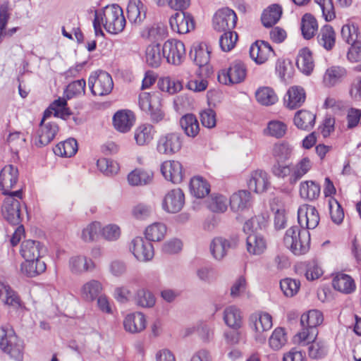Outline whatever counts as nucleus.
<instances>
[{"instance_id": "nucleus-1", "label": "nucleus", "mask_w": 361, "mask_h": 361, "mask_svg": "<svg viewBox=\"0 0 361 361\" xmlns=\"http://www.w3.org/2000/svg\"><path fill=\"white\" fill-rule=\"evenodd\" d=\"M265 224L264 218L261 216H255L245 222L243 230L247 235L246 247L250 254L260 255L265 250V240L258 233V231L264 227Z\"/></svg>"}, {"instance_id": "nucleus-2", "label": "nucleus", "mask_w": 361, "mask_h": 361, "mask_svg": "<svg viewBox=\"0 0 361 361\" xmlns=\"http://www.w3.org/2000/svg\"><path fill=\"white\" fill-rule=\"evenodd\" d=\"M0 349L15 361L23 360V341L8 325L2 326L0 328Z\"/></svg>"}, {"instance_id": "nucleus-3", "label": "nucleus", "mask_w": 361, "mask_h": 361, "mask_svg": "<svg viewBox=\"0 0 361 361\" xmlns=\"http://www.w3.org/2000/svg\"><path fill=\"white\" fill-rule=\"evenodd\" d=\"M283 240L286 246L295 255H305L310 250V232L300 225L289 228L285 233Z\"/></svg>"}, {"instance_id": "nucleus-4", "label": "nucleus", "mask_w": 361, "mask_h": 361, "mask_svg": "<svg viewBox=\"0 0 361 361\" xmlns=\"http://www.w3.org/2000/svg\"><path fill=\"white\" fill-rule=\"evenodd\" d=\"M281 162H276L271 173L279 178L284 179L288 177V183L295 185L311 169L312 164L307 157L302 158L295 165H283Z\"/></svg>"}, {"instance_id": "nucleus-5", "label": "nucleus", "mask_w": 361, "mask_h": 361, "mask_svg": "<svg viewBox=\"0 0 361 361\" xmlns=\"http://www.w3.org/2000/svg\"><path fill=\"white\" fill-rule=\"evenodd\" d=\"M323 322V314L317 310H312L302 314L300 324L302 330L296 335L301 341H311L317 338V326Z\"/></svg>"}, {"instance_id": "nucleus-6", "label": "nucleus", "mask_w": 361, "mask_h": 361, "mask_svg": "<svg viewBox=\"0 0 361 361\" xmlns=\"http://www.w3.org/2000/svg\"><path fill=\"white\" fill-rule=\"evenodd\" d=\"M22 199V189L9 193L2 205V215L4 218L12 225H19L21 222L20 203Z\"/></svg>"}, {"instance_id": "nucleus-7", "label": "nucleus", "mask_w": 361, "mask_h": 361, "mask_svg": "<svg viewBox=\"0 0 361 361\" xmlns=\"http://www.w3.org/2000/svg\"><path fill=\"white\" fill-rule=\"evenodd\" d=\"M103 16L104 27L108 32L117 34L123 30L126 21L122 8L118 4L106 6L103 11Z\"/></svg>"}, {"instance_id": "nucleus-8", "label": "nucleus", "mask_w": 361, "mask_h": 361, "mask_svg": "<svg viewBox=\"0 0 361 361\" xmlns=\"http://www.w3.org/2000/svg\"><path fill=\"white\" fill-rule=\"evenodd\" d=\"M91 92L95 96H106L109 94L114 87L111 76L104 71L93 72L88 80Z\"/></svg>"}, {"instance_id": "nucleus-9", "label": "nucleus", "mask_w": 361, "mask_h": 361, "mask_svg": "<svg viewBox=\"0 0 361 361\" xmlns=\"http://www.w3.org/2000/svg\"><path fill=\"white\" fill-rule=\"evenodd\" d=\"M183 145V136L177 132L167 133L159 136L157 150L161 154L173 155L179 152Z\"/></svg>"}, {"instance_id": "nucleus-10", "label": "nucleus", "mask_w": 361, "mask_h": 361, "mask_svg": "<svg viewBox=\"0 0 361 361\" xmlns=\"http://www.w3.org/2000/svg\"><path fill=\"white\" fill-rule=\"evenodd\" d=\"M249 325L255 331L256 341L264 343L267 336L263 333L272 327V317L267 312L255 313L250 317Z\"/></svg>"}, {"instance_id": "nucleus-11", "label": "nucleus", "mask_w": 361, "mask_h": 361, "mask_svg": "<svg viewBox=\"0 0 361 361\" xmlns=\"http://www.w3.org/2000/svg\"><path fill=\"white\" fill-rule=\"evenodd\" d=\"M164 58L169 63L178 66L182 63L185 57L184 44L177 39H168L162 47Z\"/></svg>"}, {"instance_id": "nucleus-12", "label": "nucleus", "mask_w": 361, "mask_h": 361, "mask_svg": "<svg viewBox=\"0 0 361 361\" xmlns=\"http://www.w3.org/2000/svg\"><path fill=\"white\" fill-rule=\"evenodd\" d=\"M246 77V68L243 63H233L228 69L219 72L218 80L224 85L237 84L243 82Z\"/></svg>"}, {"instance_id": "nucleus-13", "label": "nucleus", "mask_w": 361, "mask_h": 361, "mask_svg": "<svg viewBox=\"0 0 361 361\" xmlns=\"http://www.w3.org/2000/svg\"><path fill=\"white\" fill-rule=\"evenodd\" d=\"M237 19L233 10L228 8L220 9L213 17L214 29L218 32L232 31L235 27Z\"/></svg>"}, {"instance_id": "nucleus-14", "label": "nucleus", "mask_w": 361, "mask_h": 361, "mask_svg": "<svg viewBox=\"0 0 361 361\" xmlns=\"http://www.w3.org/2000/svg\"><path fill=\"white\" fill-rule=\"evenodd\" d=\"M130 252L140 262L150 261L154 255L152 243L142 237L133 238L129 245Z\"/></svg>"}, {"instance_id": "nucleus-15", "label": "nucleus", "mask_w": 361, "mask_h": 361, "mask_svg": "<svg viewBox=\"0 0 361 361\" xmlns=\"http://www.w3.org/2000/svg\"><path fill=\"white\" fill-rule=\"evenodd\" d=\"M239 242L237 235H232L228 238L216 237L213 239L210 245V250L216 259H223L230 249H234Z\"/></svg>"}, {"instance_id": "nucleus-16", "label": "nucleus", "mask_w": 361, "mask_h": 361, "mask_svg": "<svg viewBox=\"0 0 361 361\" xmlns=\"http://www.w3.org/2000/svg\"><path fill=\"white\" fill-rule=\"evenodd\" d=\"M319 220V212L313 206L305 204L300 207L298 210V222L300 227L307 231L315 228Z\"/></svg>"}, {"instance_id": "nucleus-17", "label": "nucleus", "mask_w": 361, "mask_h": 361, "mask_svg": "<svg viewBox=\"0 0 361 361\" xmlns=\"http://www.w3.org/2000/svg\"><path fill=\"white\" fill-rule=\"evenodd\" d=\"M185 204V195L180 188L169 190L162 201V208L168 213L179 212Z\"/></svg>"}, {"instance_id": "nucleus-18", "label": "nucleus", "mask_w": 361, "mask_h": 361, "mask_svg": "<svg viewBox=\"0 0 361 361\" xmlns=\"http://www.w3.org/2000/svg\"><path fill=\"white\" fill-rule=\"evenodd\" d=\"M59 130V126L52 121H41L35 138V145L42 147L49 145L56 137Z\"/></svg>"}, {"instance_id": "nucleus-19", "label": "nucleus", "mask_w": 361, "mask_h": 361, "mask_svg": "<svg viewBox=\"0 0 361 361\" xmlns=\"http://www.w3.org/2000/svg\"><path fill=\"white\" fill-rule=\"evenodd\" d=\"M171 29L179 34H186L195 28L192 16L184 11L176 12L169 19Z\"/></svg>"}, {"instance_id": "nucleus-20", "label": "nucleus", "mask_w": 361, "mask_h": 361, "mask_svg": "<svg viewBox=\"0 0 361 361\" xmlns=\"http://www.w3.org/2000/svg\"><path fill=\"white\" fill-rule=\"evenodd\" d=\"M18 179V168L13 165L5 166L0 172V190L4 195H9L10 191Z\"/></svg>"}, {"instance_id": "nucleus-21", "label": "nucleus", "mask_w": 361, "mask_h": 361, "mask_svg": "<svg viewBox=\"0 0 361 361\" xmlns=\"http://www.w3.org/2000/svg\"><path fill=\"white\" fill-rule=\"evenodd\" d=\"M271 55H274L272 47L263 40L256 41L250 48V56L257 64L265 63Z\"/></svg>"}, {"instance_id": "nucleus-22", "label": "nucleus", "mask_w": 361, "mask_h": 361, "mask_svg": "<svg viewBox=\"0 0 361 361\" xmlns=\"http://www.w3.org/2000/svg\"><path fill=\"white\" fill-rule=\"evenodd\" d=\"M212 49L205 42L193 44L190 52V56L193 59L195 64L200 68H204L208 71V63L210 60Z\"/></svg>"}, {"instance_id": "nucleus-23", "label": "nucleus", "mask_w": 361, "mask_h": 361, "mask_svg": "<svg viewBox=\"0 0 361 361\" xmlns=\"http://www.w3.org/2000/svg\"><path fill=\"white\" fill-rule=\"evenodd\" d=\"M161 171L164 178L178 184L183 179V171L182 164L178 161H166L161 166Z\"/></svg>"}, {"instance_id": "nucleus-24", "label": "nucleus", "mask_w": 361, "mask_h": 361, "mask_svg": "<svg viewBox=\"0 0 361 361\" xmlns=\"http://www.w3.org/2000/svg\"><path fill=\"white\" fill-rule=\"evenodd\" d=\"M135 117L130 110L118 111L113 117L114 128L121 133H127L133 127Z\"/></svg>"}, {"instance_id": "nucleus-25", "label": "nucleus", "mask_w": 361, "mask_h": 361, "mask_svg": "<svg viewBox=\"0 0 361 361\" xmlns=\"http://www.w3.org/2000/svg\"><path fill=\"white\" fill-rule=\"evenodd\" d=\"M124 329L131 334L142 331L146 327V319L143 313L136 312L128 314L123 321Z\"/></svg>"}, {"instance_id": "nucleus-26", "label": "nucleus", "mask_w": 361, "mask_h": 361, "mask_svg": "<svg viewBox=\"0 0 361 361\" xmlns=\"http://www.w3.org/2000/svg\"><path fill=\"white\" fill-rule=\"evenodd\" d=\"M127 15L129 21L140 25L146 18V9L140 0L130 1L127 6Z\"/></svg>"}, {"instance_id": "nucleus-27", "label": "nucleus", "mask_w": 361, "mask_h": 361, "mask_svg": "<svg viewBox=\"0 0 361 361\" xmlns=\"http://www.w3.org/2000/svg\"><path fill=\"white\" fill-rule=\"evenodd\" d=\"M305 90L299 86L291 87L284 98L286 106L290 109L300 106L305 100Z\"/></svg>"}, {"instance_id": "nucleus-28", "label": "nucleus", "mask_w": 361, "mask_h": 361, "mask_svg": "<svg viewBox=\"0 0 361 361\" xmlns=\"http://www.w3.org/2000/svg\"><path fill=\"white\" fill-rule=\"evenodd\" d=\"M269 184L268 175L262 170L254 171L248 181L250 190H254L257 193H261L265 191Z\"/></svg>"}, {"instance_id": "nucleus-29", "label": "nucleus", "mask_w": 361, "mask_h": 361, "mask_svg": "<svg viewBox=\"0 0 361 361\" xmlns=\"http://www.w3.org/2000/svg\"><path fill=\"white\" fill-rule=\"evenodd\" d=\"M296 65L298 69L305 75H310L312 72L314 64L312 54L307 47H304L299 51Z\"/></svg>"}, {"instance_id": "nucleus-30", "label": "nucleus", "mask_w": 361, "mask_h": 361, "mask_svg": "<svg viewBox=\"0 0 361 361\" xmlns=\"http://www.w3.org/2000/svg\"><path fill=\"white\" fill-rule=\"evenodd\" d=\"M317 42L326 50H331L336 43V32L330 25H325L319 30Z\"/></svg>"}, {"instance_id": "nucleus-31", "label": "nucleus", "mask_w": 361, "mask_h": 361, "mask_svg": "<svg viewBox=\"0 0 361 361\" xmlns=\"http://www.w3.org/2000/svg\"><path fill=\"white\" fill-rule=\"evenodd\" d=\"M333 287L346 294L350 293L355 289V283L354 280L348 274L343 273H338L332 281Z\"/></svg>"}, {"instance_id": "nucleus-32", "label": "nucleus", "mask_w": 361, "mask_h": 361, "mask_svg": "<svg viewBox=\"0 0 361 361\" xmlns=\"http://www.w3.org/2000/svg\"><path fill=\"white\" fill-rule=\"evenodd\" d=\"M316 116L307 110H300L294 116V124L298 129L310 130L315 123Z\"/></svg>"}, {"instance_id": "nucleus-33", "label": "nucleus", "mask_w": 361, "mask_h": 361, "mask_svg": "<svg viewBox=\"0 0 361 361\" xmlns=\"http://www.w3.org/2000/svg\"><path fill=\"white\" fill-rule=\"evenodd\" d=\"M46 264L40 259H26L21 264V271L28 277H34L46 270Z\"/></svg>"}, {"instance_id": "nucleus-34", "label": "nucleus", "mask_w": 361, "mask_h": 361, "mask_svg": "<svg viewBox=\"0 0 361 361\" xmlns=\"http://www.w3.org/2000/svg\"><path fill=\"white\" fill-rule=\"evenodd\" d=\"M164 58L159 44H149L145 51V61L152 68H158Z\"/></svg>"}, {"instance_id": "nucleus-35", "label": "nucleus", "mask_w": 361, "mask_h": 361, "mask_svg": "<svg viewBox=\"0 0 361 361\" xmlns=\"http://www.w3.org/2000/svg\"><path fill=\"white\" fill-rule=\"evenodd\" d=\"M41 244L39 241L27 240L21 243L20 255L26 259H39L41 255Z\"/></svg>"}, {"instance_id": "nucleus-36", "label": "nucleus", "mask_w": 361, "mask_h": 361, "mask_svg": "<svg viewBox=\"0 0 361 361\" xmlns=\"http://www.w3.org/2000/svg\"><path fill=\"white\" fill-rule=\"evenodd\" d=\"M300 345H308V355L312 359H321L327 353V347L326 343L322 341H316V339L310 341H301L298 338Z\"/></svg>"}, {"instance_id": "nucleus-37", "label": "nucleus", "mask_w": 361, "mask_h": 361, "mask_svg": "<svg viewBox=\"0 0 361 361\" xmlns=\"http://www.w3.org/2000/svg\"><path fill=\"white\" fill-rule=\"evenodd\" d=\"M281 15V7L278 4H272L263 11L261 20L264 27H271L279 20Z\"/></svg>"}, {"instance_id": "nucleus-38", "label": "nucleus", "mask_w": 361, "mask_h": 361, "mask_svg": "<svg viewBox=\"0 0 361 361\" xmlns=\"http://www.w3.org/2000/svg\"><path fill=\"white\" fill-rule=\"evenodd\" d=\"M191 194L197 198H203L210 192V185L208 182L201 176H195L190 182Z\"/></svg>"}, {"instance_id": "nucleus-39", "label": "nucleus", "mask_w": 361, "mask_h": 361, "mask_svg": "<svg viewBox=\"0 0 361 361\" xmlns=\"http://www.w3.org/2000/svg\"><path fill=\"white\" fill-rule=\"evenodd\" d=\"M133 300L137 306L142 308L153 307L156 303V298L152 292L144 288L137 290Z\"/></svg>"}, {"instance_id": "nucleus-40", "label": "nucleus", "mask_w": 361, "mask_h": 361, "mask_svg": "<svg viewBox=\"0 0 361 361\" xmlns=\"http://www.w3.org/2000/svg\"><path fill=\"white\" fill-rule=\"evenodd\" d=\"M250 192L247 190H240L232 195L230 198V206L234 212H238L247 208L250 205Z\"/></svg>"}, {"instance_id": "nucleus-41", "label": "nucleus", "mask_w": 361, "mask_h": 361, "mask_svg": "<svg viewBox=\"0 0 361 361\" xmlns=\"http://www.w3.org/2000/svg\"><path fill=\"white\" fill-rule=\"evenodd\" d=\"M0 299L5 305L11 306L14 308L20 307V299L18 295L11 287L0 281Z\"/></svg>"}, {"instance_id": "nucleus-42", "label": "nucleus", "mask_w": 361, "mask_h": 361, "mask_svg": "<svg viewBox=\"0 0 361 361\" xmlns=\"http://www.w3.org/2000/svg\"><path fill=\"white\" fill-rule=\"evenodd\" d=\"M181 128L188 137H195L200 131L199 123L192 114H188L182 116L180 119Z\"/></svg>"}, {"instance_id": "nucleus-43", "label": "nucleus", "mask_w": 361, "mask_h": 361, "mask_svg": "<svg viewBox=\"0 0 361 361\" xmlns=\"http://www.w3.org/2000/svg\"><path fill=\"white\" fill-rule=\"evenodd\" d=\"M320 195V185L312 180H305L300 183V195L308 200H314Z\"/></svg>"}, {"instance_id": "nucleus-44", "label": "nucleus", "mask_w": 361, "mask_h": 361, "mask_svg": "<svg viewBox=\"0 0 361 361\" xmlns=\"http://www.w3.org/2000/svg\"><path fill=\"white\" fill-rule=\"evenodd\" d=\"M155 130L150 124H143L138 126L134 133V137L138 145H147L153 139Z\"/></svg>"}, {"instance_id": "nucleus-45", "label": "nucleus", "mask_w": 361, "mask_h": 361, "mask_svg": "<svg viewBox=\"0 0 361 361\" xmlns=\"http://www.w3.org/2000/svg\"><path fill=\"white\" fill-rule=\"evenodd\" d=\"M224 320L231 329H240L242 325L241 312L235 306L226 307L224 312Z\"/></svg>"}, {"instance_id": "nucleus-46", "label": "nucleus", "mask_w": 361, "mask_h": 361, "mask_svg": "<svg viewBox=\"0 0 361 361\" xmlns=\"http://www.w3.org/2000/svg\"><path fill=\"white\" fill-rule=\"evenodd\" d=\"M346 75V71L341 66H332L326 71L324 83L326 87H334Z\"/></svg>"}, {"instance_id": "nucleus-47", "label": "nucleus", "mask_w": 361, "mask_h": 361, "mask_svg": "<svg viewBox=\"0 0 361 361\" xmlns=\"http://www.w3.org/2000/svg\"><path fill=\"white\" fill-rule=\"evenodd\" d=\"M53 150L57 156L71 157L78 151V143L75 139L69 138L64 142L57 144Z\"/></svg>"}, {"instance_id": "nucleus-48", "label": "nucleus", "mask_w": 361, "mask_h": 361, "mask_svg": "<svg viewBox=\"0 0 361 361\" xmlns=\"http://www.w3.org/2000/svg\"><path fill=\"white\" fill-rule=\"evenodd\" d=\"M318 30L316 18L310 13H305L301 20V31L303 37L306 39L312 38Z\"/></svg>"}, {"instance_id": "nucleus-49", "label": "nucleus", "mask_w": 361, "mask_h": 361, "mask_svg": "<svg viewBox=\"0 0 361 361\" xmlns=\"http://www.w3.org/2000/svg\"><path fill=\"white\" fill-rule=\"evenodd\" d=\"M167 35V28L162 23H155L146 27L141 32L143 38L150 40H159L164 38Z\"/></svg>"}, {"instance_id": "nucleus-50", "label": "nucleus", "mask_w": 361, "mask_h": 361, "mask_svg": "<svg viewBox=\"0 0 361 361\" xmlns=\"http://www.w3.org/2000/svg\"><path fill=\"white\" fill-rule=\"evenodd\" d=\"M102 290V283L97 280H91L82 286L81 295L85 300L92 301L99 297Z\"/></svg>"}, {"instance_id": "nucleus-51", "label": "nucleus", "mask_w": 361, "mask_h": 361, "mask_svg": "<svg viewBox=\"0 0 361 361\" xmlns=\"http://www.w3.org/2000/svg\"><path fill=\"white\" fill-rule=\"evenodd\" d=\"M69 266L73 273L78 274L92 270L94 264L92 259H87L84 256H77L70 259Z\"/></svg>"}, {"instance_id": "nucleus-52", "label": "nucleus", "mask_w": 361, "mask_h": 361, "mask_svg": "<svg viewBox=\"0 0 361 361\" xmlns=\"http://www.w3.org/2000/svg\"><path fill=\"white\" fill-rule=\"evenodd\" d=\"M153 177L151 171L142 169H135L128 176V180L131 185H142L149 183Z\"/></svg>"}, {"instance_id": "nucleus-53", "label": "nucleus", "mask_w": 361, "mask_h": 361, "mask_svg": "<svg viewBox=\"0 0 361 361\" xmlns=\"http://www.w3.org/2000/svg\"><path fill=\"white\" fill-rule=\"evenodd\" d=\"M256 99L264 106L274 104L278 101V97L273 89L269 87H259L255 93Z\"/></svg>"}, {"instance_id": "nucleus-54", "label": "nucleus", "mask_w": 361, "mask_h": 361, "mask_svg": "<svg viewBox=\"0 0 361 361\" xmlns=\"http://www.w3.org/2000/svg\"><path fill=\"white\" fill-rule=\"evenodd\" d=\"M166 232V227L162 223H154L145 229V237L151 241H159L163 239Z\"/></svg>"}, {"instance_id": "nucleus-55", "label": "nucleus", "mask_w": 361, "mask_h": 361, "mask_svg": "<svg viewBox=\"0 0 361 361\" xmlns=\"http://www.w3.org/2000/svg\"><path fill=\"white\" fill-rule=\"evenodd\" d=\"M359 29L354 23L343 25L341 31L342 39L348 44H353L358 40Z\"/></svg>"}, {"instance_id": "nucleus-56", "label": "nucleus", "mask_w": 361, "mask_h": 361, "mask_svg": "<svg viewBox=\"0 0 361 361\" xmlns=\"http://www.w3.org/2000/svg\"><path fill=\"white\" fill-rule=\"evenodd\" d=\"M287 130L286 125L279 121H271L268 123L264 132L267 135L276 138L283 137Z\"/></svg>"}, {"instance_id": "nucleus-57", "label": "nucleus", "mask_w": 361, "mask_h": 361, "mask_svg": "<svg viewBox=\"0 0 361 361\" xmlns=\"http://www.w3.org/2000/svg\"><path fill=\"white\" fill-rule=\"evenodd\" d=\"M238 40V35L235 32L228 31L224 32L220 37L219 45L222 51H229L234 48Z\"/></svg>"}, {"instance_id": "nucleus-58", "label": "nucleus", "mask_w": 361, "mask_h": 361, "mask_svg": "<svg viewBox=\"0 0 361 361\" xmlns=\"http://www.w3.org/2000/svg\"><path fill=\"white\" fill-rule=\"evenodd\" d=\"M300 283L299 281L286 278L280 281V287L284 295L287 297H293L299 290Z\"/></svg>"}, {"instance_id": "nucleus-59", "label": "nucleus", "mask_w": 361, "mask_h": 361, "mask_svg": "<svg viewBox=\"0 0 361 361\" xmlns=\"http://www.w3.org/2000/svg\"><path fill=\"white\" fill-rule=\"evenodd\" d=\"M98 169L106 176H111L117 173L119 167L116 162L109 159L102 158L97 160Z\"/></svg>"}, {"instance_id": "nucleus-60", "label": "nucleus", "mask_w": 361, "mask_h": 361, "mask_svg": "<svg viewBox=\"0 0 361 361\" xmlns=\"http://www.w3.org/2000/svg\"><path fill=\"white\" fill-rule=\"evenodd\" d=\"M228 205L227 198L222 195L212 196L208 202V208L213 212H224Z\"/></svg>"}, {"instance_id": "nucleus-61", "label": "nucleus", "mask_w": 361, "mask_h": 361, "mask_svg": "<svg viewBox=\"0 0 361 361\" xmlns=\"http://www.w3.org/2000/svg\"><path fill=\"white\" fill-rule=\"evenodd\" d=\"M182 88L183 85L180 80L170 77L163 78L160 83V89L171 94H173L180 91Z\"/></svg>"}, {"instance_id": "nucleus-62", "label": "nucleus", "mask_w": 361, "mask_h": 361, "mask_svg": "<svg viewBox=\"0 0 361 361\" xmlns=\"http://www.w3.org/2000/svg\"><path fill=\"white\" fill-rule=\"evenodd\" d=\"M291 151L290 147L286 143L276 144L273 148V155L276 162H283L288 160Z\"/></svg>"}, {"instance_id": "nucleus-63", "label": "nucleus", "mask_w": 361, "mask_h": 361, "mask_svg": "<svg viewBox=\"0 0 361 361\" xmlns=\"http://www.w3.org/2000/svg\"><path fill=\"white\" fill-rule=\"evenodd\" d=\"M314 2L321 8L322 16L326 22H330L336 18L332 0H314Z\"/></svg>"}, {"instance_id": "nucleus-64", "label": "nucleus", "mask_w": 361, "mask_h": 361, "mask_svg": "<svg viewBox=\"0 0 361 361\" xmlns=\"http://www.w3.org/2000/svg\"><path fill=\"white\" fill-rule=\"evenodd\" d=\"M286 342V334L282 328L276 329L269 338V345L274 350L280 349Z\"/></svg>"}]
</instances>
